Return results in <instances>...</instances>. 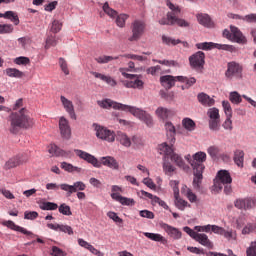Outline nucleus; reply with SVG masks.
<instances>
[{
	"mask_svg": "<svg viewBox=\"0 0 256 256\" xmlns=\"http://www.w3.org/2000/svg\"><path fill=\"white\" fill-rule=\"evenodd\" d=\"M158 150L160 155H164L165 157H170L171 161H174L178 167H183L185 163L183 162V158L179 156L178 154H175L173 152V146L167 144V142H164L158 146Z\"/></svg>",
	"mask_w": 256,
	"mask_h": 256,
	"instance_id": "nucleus-9",
	"label": "nucleus"
},
{
	"mask_svg": "<svg viewBox=\"0 0 256 256\" xmlns=\"http://www.w3.org/2000/svg\"><path fill=\"white\" fill-rule=\"evenodd\" d=\"M229 99L231 103H234L235 105H239V103H242L243 99L239 95V92L234 91L230 93Z\"/></svg>",
	"mask_w": 256,
	"mask_h": 256,
	"instance_id": "nucleus-48",
	"label": "nucleus"
},
{
	"mask_svg": "<svg viewBox=\"0 0 256 256\" xmlns=\"http://www.w3.org/2000/svg\"><path fill=\"white\" fill-rule=\"evenodd\" d=\"M222 107L226 117H233V109L231 108V103H229V101H223Z\"/></svg>",
	"mask_w": 256,
	"mask_h": 256,
	"instance_id": "nucleus-50",
	"label": "nucleus"
},
{
	"mask_svg": "<svg viewBox=\"0 0 256 256\" xmlns=\"http://www.w3.org/2000/svg\"><path fill=\"white\" fill-rule=\"evenodd\" d=\"M190 67L196 71H201L205 67V53L198 51L189 57Z\"/></svg>",
	"mask_w": 256,
	"mask_h": 256,
	"instance_id": "nucleus-13",
	"label": "nucleus"
},
{
	"mask_svg": "<svg viewBox=\"0 0 256 256\" xmlns=\"http://www.w3.org/2000/svg\"><path fill=\"white\" fill-rule=\"evenodd\" d=\"M220 128H221V119L209 120V129H211V131H219Z\"/></svg>",
	"mask_w": 256,
	"mask_h": 256,
	"instance_id": "nucleus-53",
	"label": "nucleus"
},
{
	"mask_svg": "<svg viewBox=\"0 0 256 256\" xmlns=\"http://www.w3.org/2000/svg\"><path fill=\"white\" fill-rule=\"evenodd\" d=\"M46 189L48 191H62L66 192V196L71 197L72 193H77V191H85L87 189V185H85L82 181L74 182L73 185L69 184H60L57 183H48L46 184Z\"/></svg>",
	"mask_w": 256,
	"mask_h": 256,
	"instance_id": "nucleus-7",
	"label": "nucleus"
},
{
	"mask_svg": "<svg viewBox=\"0 0 256 256\" xmlns=\"http://www.w3.org/2000/svg\"><path fill=\"white\" fill-rule=\"evenodd\" d=\"M58 208L59 205L54 202H42L40 204V209H42V211H57Z\"/></svg>",
	"mask_w": 256,
	"mask_h": 256,
	"instance_id": "nucleus-40",
	"label": "nucleus"
},
{
	"mask_svg": "<svg viewBox=\"0 0 256 256\" xmlns=\"http://www.w3.org/2000/svg\"><path fill=\"white\" fill-rule=\"evenodd\" d=\"M194 241H197V243H200V245H203V247L213 249V242L209 240V236H207V234L198 233L196 238H194Z\"/></svg>",
	"mask_w": 256,
	"mask_h": 256,
	"instance_id": "nucleus-27",
	"label": "nucleus"
},
{
	"mask_svg": "<svg viewBox=\"0 0 256 256\" xmlns=\"http://www.w3.org/2000/svg\"><path fill=\"white\" fill-rule=\"evenodd\" d=\"M111 198L114 199V201H118L121 205H126L127 207H133V205H135V200L133 198L121 196L119 193H112Z\"/></svg>",
	"mask_w": 256,
	"mask_h": 256,
	"instance_id": "nucleus-23",
	"label": "nucleus"
},
{
	"mask_svg": "<svg viewBox=\"0 0 256 256\" xmlns=\"http://www.w3.org/2000/svg\"><path fill=\"white\" fill-rule=\"evenodd\" d=\"M61 27H63V24H61L59 20H54L51 26L52 33H59L61 31Z\"/></svg>",
	"mask_w": 256,
	"mask_h": 256,
	"instance_id": "nucleus-58",
	"label": "nucleus"
},
{
	"mask_svg": "<svg viewBox=\"0 0 256 256\" xmlns=\"http://www.w3.org/2000/svg\"><path fill=\"white\" fill-rule=\"evenodd\" d=\"M37 217H39V213H37L35 211H25L24 212V219L34 221V219H37Z\"/></svg>",
	"mask_w": 256,
	"mask_h": 256,
	"instance_id": "nucleus-59",
	"label": "nucleus"
},
{
	"mask_svg": "<svg viewBox=\"0 0 256 256\" xmlns=\"http://www.w3.org/2000/svg\"><path fill=\"white\" fill-rule=\"evenodd\" d=\"M57 45V39L55 36H48L46 39L45 49H49V47H55Z\"/></svg>",
	"mask_w": 256,
	"mask_h": 256,
	"instance_id": "nucleus-60",
	"label": "nucleus"
},
{
	"mask_svg": "<svg viewBox=\"0 0 256 256\" xmlns=\"http://www.w3.org/2000/svg\"><path fill=\"white\" fill-rule=\"evenodd\" d=\"M231 183H233V179L231 178L229 171L220 170L214 179V191L219 193V191H222L224 187V192L226 195H229V193H231Z\"/></svg>",
	"mask_w": 256,
	"mask_h": 256,
	"instance_id": "nucleus-6",
	"label": "nucleus"
},
{
	"mask_svg": "<svg viewBox=\"0 0 256 256\" xmlns=\"http://www.w3.org/2000/svg\"><path fill=\"white\" fill-rule=\"evenodd\" d=\"M211 224L205 225V226H195L194 230L198 233H209L211 231Z\"/></svg>",
	"mask_w": 256,
	"mask_h": 256,
	"instance_id": "nucleus-61",
	"label": "nucleus"
},
{
	"mask_svg": "<svg viewBox=\"0 0 256 256\" xmlns=\"http://www.w3.org/2000/svg\"><path fill=\"white\" fill-rule=\"evenodd\" d=\"M74 153H76L77 157H79L80 159H83L87 163H90V165H93V167H96V169H100L101 165H104V167H109V169L119 171V162L117 161V159H115V157H101L99 162V160L95 156L83 150L75 149Z\"/></svg>",
	"mask_w": 256,
	"mask_h": 256,
	"instance_id": "nucleus-3",
	"label": "nucleus"
},
{
	"mask_svg": "<svg viewBox=\"0 0 256 256\" xmlns=\"http://www.w3.org/2000/svg\"><path fill=\"white\" fill-rule=\"evenodd\" d=\"M120 57H125L126 59H133L134 61H147V57L135 55V54H124Z\"/></svg>",
	"mask_w": 256,
	"mask_h": 256,
	"instance_id": "nucleus-54",
	"label": "nucleus"
},
{
	"mask_svg": "<svg viewBox=\"0 0 256 256\" xmlns=\"http://www.w3.org/2000/svg\"><path fill=\"white\" fill-rule=\"evenodd\" d=\"M9 132L12 135H17L21 129H29L33 127V119L29 116V110L22 108L18 112H12L9 116Z\"/></svg>",
	"mask_w": 256,
	"mask_h": 256,
	"instance_id": "nucleus-2",
	"label": "nucleus"
},
{
	"mask_svg": "<svg viewBox=\"0 0 256 256\" xmlns=\"http://www.w3.org/2000/svg\"><path fill=\"white\" fill-rule=\"evenodd\" d=\"M233 19H241L246 21V23H256V14H248L246 16L233 15Z\"/></svg>",
	"mask_w": 256,
	"mask_h": 256,
	"instance_id": "nucleus-42",
	"label": "nucleus"
},
{
	"mask_svg": "<svg viewBox=\"0 0 256 256\" xmlns=\"http://www.w3.org/2000/svg\"><path fill=\"white\" fill-rule=\"evenodd\" d=\"M60 101L66 111L68 113L70 119H73L74 121L77 120V114H75V106L73 105V102L69 99H67L65 96H60Z\"/></svg>",
	"mask_w": 256,
	"mask_h": 256,
	"instance_id": "nucleus-18",
	"label": "nucleus"
},
{
	"mask_svg": "<svg viewBox=\"0 0 256 256\" xmlns=\"http://www.w3.org/2000/svg\"><path fill=\"white\" fill-rule=\"evenodd\" d=\"M47 227L48 229H52V231H61L62 233L73 235V228L69 225L48 223Z\"/></svg>",
	"mask_w": 256,
	"mask_h": 256,
	"instance_id": "nucleus-25",
	"label": "nucleus"
},
{
	"mask_svg": "<svg viewBox=\"0 0 256 256\" xmlns=\"http://www.w3.org/2000/svg\"><path fill=\"white\" fill-rule=\"evenodd\" d=\"M161 229H163L165 231V233H167V235H169V237H171L172 239L175 240H179L182 237V233L180 232V230L178 228H175L167 223H161L160 224Z\"/></svg>",
	"mask_w": 256,
	"mask_h": 256,
	"instance_id": "nucleus-21",
	"label": "nucleus"
},
{
	"mask_svg": "<svg viewBox=\"0 0 256 256\" xmlns=\"http://www.w3.org/2000/svg\"><path fill=\"white\" fill-rule=\"evenodd\" d=\"M97 105H99V107H101L102 109L112 108L118 109L120 111H127L128 113H131V115H133L134 117H137V119H140V121H143V123H145L147 127H153V117L150 116L149 113L135 106L121 104L111 99L98 100Z\"/></svg>",
	"mask_w": 256,
	"mask_h": 256,
	"instance_id": "nucleus-1",
	"label": "nucleus"
},
{
	"mask_svg": "<svg viewBox=\"0 0 256 256\" xmlns=\"http://www.w3.org/2000/svg\"><path fill=\"white\" fill-rule=\"evenodd\" d=\"M155 113L162 121H167L168 117H172L173 115V111L165 107H158Z\"/></svg>",
	"mask_w": 256,
	"mask_h": 256,
	"instance_id": "nucleus-29",
	"label": "nucleus"
},
{
	"mask_svg": "<svg viewBox=\"0 0 256 256\" xmlns=\"http://www.w3.org/2000/svg\"><path fill=\"white\" fill-rule=\"evenodd\" d=\"M117 59H121V55L116 57L102 55L94 58V60L100 65H105V63H110V61H115Z\"/></svg>",
	"mask_w": 256,
	"mask_h": 256,
	"instance_id": "nucleus-38",
	"label": "nucleus"
},
{
	"mask_svg": "<svg viewBox=\"0 0 256 256\" xmlns=\"http://www.w3.org/2000/svg\"><path fill=\"white\" fill-rule=\"evenodd\" d=\"M167 6L169 9H171V12H168L167 18H162L159 20L160 25H178V27H189V22L179 19L181 9H179L178 6H175L171 2H167Z\"/></svg>",
	"mask_w": 256,
	"mask_h": 256,
	"instance_id": "nucleus-5",
	"label": "nucleus"
},
{
	"mask_svg": "<svg viewBox=\"0 0 256 256\" xmlns=\"http://www.w3.org/2000/svg\"><path fill=\"white\" fill-rule=\"evenodd\" d=\"M164 129L166 131V137L169 143L168 145H171V147H173L176 141L175 135H177V128H175V125H173V122L166 121L164 123Z\"/></svg>",
	"mask_w": 256,
	"mask_h": 256,
	"instance_id": "nucleus-16",
	"label": "nucleus"
},
{
	"mask_svg": "<svg viewBox=\"0 0 256 256\" xmlns=\"http://www.w3.org/2000/svg\"><path fill=\"white\" fill-rule=\"evenodd\" d=\"M177 76L172 75H165L160 77V83L162 87H165L166 89H171L172 87H175V83H177Z\"/></svg>",
	"mask_w": 256,
	"mask_h": 256,
	"instance_id": "nucleus-24",
	"label": "nucleus"
},
{
	"mask_svg": "<svg viewBox=\"0 0 256 256\" xmlns=\"http://www.w3.org/2000/svg\"><path fill=\"white\" fill-rule=\"evenodd\" d=\"M59 213L62 215H66L67 217L73 215V212H71V207L65 203L61 204L58 208Z\"/></svg>",
	"mask_w": 256,
	"mask_h": 256,
	"instance_id": "nucleus-45",
	"label": "nucleus"
},
{
	"mask_svg": "<svg viewBox=\"0 0 256 256\" xmlns=\"http://www.w3.org/2000/svg\"><path fill=\"white\" fill-rule=\"evenodd\" d=\"M14 28L11 24H0V35H7L13 33Z\"/></svg>",
	"mask_w": 256,
	"mask_h": 256,
	"instance_id": "nucleus-44",
	"label": "nucleus"
},
{
	"mask_svg": "<svg viewBox=\"0 0 256 256\" xmlns=\"http://www.w3.org/2000/svg\"><path fill=\"white\" fill-rule=\"evenodd\" d=\"M242 69L241 66L235 62L228 63V68L225 72L227 79H232L234 75L237 73H241Z\"/></svg>",
	"mask_w": 256,
	"mask_h": 256,
	"instance_id": "nucleus-26",
	"label": "nucleus"
},
{
	"mask_svg": "<svg viewBox=\"0 0 256 256\" xmlns=\"http://www.w3.org/2000/svg\"><path fill=\"white\" fill-rule=\"evenodd\" d=\"M102 9H103L104 13H106V15H108V17H110L111 19L116 18V25L118 27H121V28L125 27V21H127L129 19V15H127V14L119 15L116 10L109 7V2L104 3Z\"/></svg>",
	"mask_w": 256,
	"mask_h": 256,
	"instance_id": "nucleus-10",
	"label": "nucleus"
},
{
	"mask_svg": "<svg viewBox=\"0 0 256 256\" xmlns=\"http://www.w3.org/2000/svg\"><path fill=\"white\" fill-rule=\"evenodd\" d=\"M119 71L122 73L123 77L130 79L123 82L124 87L127 89H143V85H145V83L142 82L141 75L129 74L125 72V68H120Z\"/></svg>",
	"mask_w": 256,
	"mask_h": 256,
	"instance_id": "nucleus-8",
	"label": "nucleus"
},
{
	"mask_svg": "<svg viewBox=\"0 0 256 256\" xmlns=\"http://www.w3.org/2000/svg\"><path fill=\"white\" fill-rule=\"evenodd\" d=\"M177 81L185 83V89H189V87H193V85L197 83L195 77L188 78L185 76H177Z\"/></svg>",
	"mask_w": 256,
	"mask_h": 256,
	"instance_id": "nucleus-35",
	"label": "nucleus"
},
{
	"mask_svg": "<svg viewBox=\"0 0 256 256\" xmlns=\"http://www.w3.org/2000/svg\"><path fill=\"white\" fill-rule=\"evenodd\" d=\"M186 197L190 201V203H197V195L191 191V189H187Z\"/></svg>",
	"mask_w": 256,
	"mask_h": 256,
	"instance_id": "nucleus-63",
	"label": "nucleus"
},
{
	"mask_svg": "<svg viewBox=\"0 0 256 256\" xmlns=\"http://www.w3.org/2000/svg\"><path fill=\"white\" fill-rule=\"evenodd\" d=\"M182 127H184V129H186V131H195V121H193V119L191 118H184L182 120Z\"/></svg>",
	"mask_w": 256,
	"mask_h": 256,
	"instance_id": "nucleus-41",
	"label": "nucleus"
},
{
	"mask_svg": "<svg viewBox=\"0 0 256 256\" xmlns=\"http://www.w3.org/2000/svg\"><path fill=\"white\" fill-rule=\"evenodd\" d=\"M154 63H159L160 65H165L166 67H178L179 63L175 60H155L153 59Z\"/></svg>",
	"mask_w": 256,
	"mask_h": 256,
	"instance_id": "nucleus-46",
	"label": "nucleus"
},
{
	"mask_svg": "<svg viewBox=\"0 0 256 256\" xmlns=\"http://www.w3.org/2000/svg\"><path fill=\"white\" fill-rule=\"evenodd\" d=\"M197 19L199 24L203 25V27H208V29L215 27V23L211 21V18L207 14H200L197 16Z\"/></svg>",
	"mask_w": 256,
	"mask_h": 256,
	"instance_id": "nucleus-30",
	"label": "nucleus"
},
{
	"mask_svg": "<svg viewBox=\"0 0 256 256\" xmlns=\"http://www.w3.org/2000/svg\"><path fill=\"white\" fill-rule=\"evenodd\" d=\"M51 251L52 256H67V252L63 251L61 248L57 246H52Z\"/></svg>",
	"mask_w": 256,
	"mask_h": 256,
	"instance_id": "nucleus-56",
	"label": "nucleus"
},
{
	"mask_svg": "<svg viewBox=\"0 0 256 256\" xmlns=\"http://www.w3.org/2000/svg\"><path fill=\"white\" fill-rule=\"evenodd\" d=\"M59 66L61 71L64 72V75H69V66L67 64V60L65 58H59Z\"/></svg>",
	"mask_w": 256,
	"mask_h": 256,
	"instance_id": "nucleus-52",
	"label": "nucleus"
},
{
	"mask_svg": "<svg viewBox=\"0 0 256 256\" xmlns=\"http://www.w3.org/2000/svg\"><path fill=\"white\" fill-rule=\"evenodd\" d=\"M14 63L16 65H29L31 63V59H29V57L20 56L14 59Z\"/></svg>",
	"mask_w": 256,
	"mask_h": 256,
	"instance_id": "nucleus-51",
	"label": "nucleus"
},
{
	"mask_svg": "<svg viewBox=\"0 0 256 256\" xmlns=\"http://www.w3.org/2000/svg\"><path fill=\"white\" fill-rule=\"evenodd\" d=\"M208 117L210 120H219L221 116L219 115V109L217 108H210L207 112Z\"/></svg>",
	"mask_w": 256,
	"mask_h": 256,
	"instance_id": "nucleus-49",
	"label": "nucleus"
},
{
	"mask_svg": "<svg viewBox=\"0 0 256 256\" xmlns=\"http://www.w3.org/2000/svg\"><path fill=\"white\" fill-rule=\"evenodd\" d=\"M162 41L166 45H179V43H181V40H175V39H173L171 37H167V36H162Z\"/></svg>",
	"mask_w": 256,
	"mask_h": 256,
	"instance_id": "nucleus-57",
	"label": "nucleus"
},
{
	"mask_svg": "<svg viewBox=\"0 0 256 256\" xmlns=\"http://www.w3.org/2000/svg\"><path fill=\"white\" fill-rule=\"evenodd\" d=\"M144 235L151 241H156L158 243H162L163 245H167V239H165V237H163L161 234L145 232Z\"/></svg>",
	"mask_w": 256,
	"mask_h": 256,
	"instance_id": "nucleus-32",
	"label": "nucleus"
},
{
	"mask_svg": "<svg viewBox=\"0 0 256 256\" xmlns=\"http://www.w3.org/2000/svg\"><path fill=\"white\" fill-rule=\"evenodd\" d=\"M145 27V22L141 20H135L131 25L132 36L129 38V41H139V39H141L145 33Z\"/></svg>",
	"mask_w": 256,
	"mask_h": 256,
	"instance_id": "nucleus-14",
	"label": "nucleus"
},
{
	"mask_svg": "<svg viewBox=\"0 0 256 256\" xmlns=\"http://www.w3.org/2000/svg\"><path fill=\"white\" fill-rule=\"evenodd\" d=\"M245 161V152L243 150H237L234 153V163L237 167H243V163Z\"/></svg>",
	"mask_w": 256,
	"mask_h": 256,
	"instance_id": "nucleus-36",
	"label": "nucleus"
},
{
	"mask_svg": "<svg viewBox=\"0 0 256 256\" xmlns=\"http://www.w3.org/2000/svg\"><path fill=\"white\" fill-rule=\"evenodd\" d=\"M230 31L232 33L231 41H234V43H239L240 45L247 44V38L245 35H243V32L239 30V28L235 26H230Z\"/></svg>",
	"mask_w": 256,
	"mask_h": 256,
	"instance_id": "nucleus-20",
	"label": "nucleus"
},
{
	"mask_svg": "<svg viewBox=\"0 0 256 256\" xmlns=\"http://www.w3.org/2000/svg\"><path fill=\"white\" fill-rule=\"evenodd\" d=\"M175 199V206L177 207V209H179V211H185L186 207H191V204H189V202L179 198V196Z\"/></svg>",
	"mask_w": 256,
	"mask_h": 256,
	"instance_id": "nucleus-43",
	"label": "nucleus"
},
{
	"mask_svg": "<svg viewBox=\"0 0 256 256\" xmlns=\"http://www.w3.org/2000/svg\"><path fill=\"white\" fill-rule=\"evenodd\" d=\"M163 170L166 173V175H173V173L175 171V167H173V165H171V163H169V162H164Z\"/></svg>",
	"mask_w": 256,
	"mask_h": 256,
	"instance_id": "nucleus-55",
	"label": "nucleus"
},
{
	"mask_svg": "<svg viewBox=\"0 0 256 256\" xmlns=\"http://www.w3.org/2000/svg\"><path fill=\"white\" fill-rule=\"evenodd\" d=\"M27 161H29L27 154H18L5 163V169H14V167H19V165H23V163H27Z\"/></svg>",
	"mask_w": 256,
	"mask_h": 256,
	"instance_id": "nucleus-15",
	"label": "nucleus"
},
{
	"mask_svg": "<svg viewBox=\"0 0 256 256\" xmlns=\"http://www.w3.org/2000/svg\"><path fill=\"white\" fill-rule=\"evenodd\" d=\"M197 99L204 107H213L215 105V99L203 92L198 94Z\"/></svg>",
	"mask_w": 256,
	"mask_h": 256,
	"instance_id": "nucleus-28",
	"label": "nucleus"
},
{
	"mask_svg": "<svg viewBox=\"0 0 256 256\" xmlns=\"http://www.w3.org/2000/svg\"><path fill=\"white\" fill-rule=\"evenodd\" d=\"M1 224L3 225V227H8V229H12V231H18L19 233H23V235H27L28 237H33V232H30L21 226H17L15 222L11 220L3 221Z\"/></svg>",
	"mask_w": 256,
	"mask_h": 256,
	"instance_id": "nucleus-22",
	"label": "nucleus"
},
{
	"mask_svg": "<svg viewBox=\"0 0 256 256\" xmlns=\"http://www.w3.org/2000/svg\"><path fill=\"white\" fill-rule=\"evenodd\" d=\"M1 19H9L14 25H19V16L14 11H6L5 13H0Z\"/></svg>",
	"mask_w": 256,
	"mask_h": 256,
	"instance_id": "nucleus-31",
	"label": "nucleus"
},
{
	"mask_svg": "<svg viewBox=\"0 0 256 256\" xmlns=\"http://www.w3.org/2000/svg\"><path fill=\"white\" fill-rule=\"evenodd\" d=\"M59 130L64 139L71 138V126H69V120L65 117H60Z\"/></svg>",
	"mask_w": 256,
	"mask_h": 256,
	"instance_id": "nucleus-19",
	"label": "nucleus"
},
{
	"mask_svg": "<svg viewBox=\"0 0 256 256\" xmlns=\"http://www.w3.org/2000/svg\"><path fill=\"white\" fill-rule=\"evenodd\" d=\"M223 237H225V239H228V241H237V232L234 230H225L224 229V233H222Z\"/></svg>",
	"mask_w": 256,
	"mask_h": 256,
	"instance_id": "nucleus-47",
	"label": "nucleus"
},
{
	"mask_svg": "<svg viewBox=\"0 0 256 256\" xmlns=\"http://www.w3.org/2000/svg\"><path fill=\"white\" fill-rule=\"evenodd\" d=\"M5 73L7 77H14L15 79H22V77H25V73L17 68H7Z\"/></svg>",
	"mask_w": 256,
	"mask_h": 256,
	"instance_id": "nucleus-33",
	"label": "nucleus"
},
{
	"mask_svg": "<svg viewBox=\"0 0 256 256\" xmlns=\"http://www.w3.org/2000/svg\"><path fill=\"white\" fill-rule=\"evenodd\" d=\"M208 155H210V157H212V159H215L219 155V147L210 146L208 148Z\"/></svg>",
	"mask_w": 256,
	"mask_h": 256,
	"instance_id": "nucleus-62",
	"label": "nucleus"
},
{
	"mask_svg": "<svg viewBox=\"0 0 256 256\" xmlns=\"http://www.w3.org/2000/svg\"><path fill=\"white\" fill-rule=\"evenodd\" d=\"M48 152L50 153V155H56V157H65V151L59 149V147H57V145L55 144H50L48 146Z\"/></svg>",
	"mask_w": 256,
	"mask_h": 256,
	"instance_id": "nucleus-39",
	"label": "nucleus"
},
{
	"mask_svg": "<svg viewBox=\"0 0 256 256\" xmlns=\"http://www.w3.org/2000/svg\"><path fill=\"white\" fill-rule=\"evenodd\" d=\"M94 130L96 131V137L108 143L115 141V133L99 124H93Z\"/></svg>",
	"mask_w": 256,
	"mask_h": 256,
	"instance_id": "nucleus-12",
	"label": "nucleus"
},
{
	"mask_svg": "<svg viewBox=\"0 0 256 256\" xmlns=\"http://www.w3.org/2000/svg\"><path fill=\"white\" fill-rule=\"evenodd\" d=\"M60 167L64 171H67V173H81V171H82L81 168H79L77 166H73V164L67 163V162H62L60 164Z\"/></svg>",
	"mask_w": 256,
	"mask_h": 256,
	"instance_id": "nucleus-34",
	"label": "nucleus"
},
{
	"mask_svg": "<svg viewBox=\"0 0 256 256\" xmlns=\"http://www.w3.org/2000/svg\"><path fill=\"white\" fill-rule=\"evenodd\" d=\"M236 209H253L256 206V200L253 198H239L234 202Z\"/></svg>",
	"mask_w": 256,
	"mask_h": 256,
	"instance_id": "nucleus-17",
	"label": "nucleus"
},
{
	"mask_svg": "<svg viewBox=\"0 0 256 256\" xmlns=\"http://www.w3.org/2000/svg\"><path fill=\"white\" fill-rule=\"evenodd\" d=\"M197 49H202L203 51H211V49H219L222 51H230L233 53L235 51V46L229 44H218L213 42H202L196 44Z\"/></svg>",
	"mask_w": 256,
	"mask_h": 256,
	"instance_id": "nucleus-11",
	"label": "nucleus"
},
{
	"mask_svg": "<svg viewBox=\"0 0 256 256\" xmlns=\"http://www.w3.org/2000/svg\"><path fill=\"white\" fill-rule=\"evenodd\" d=\"M116 139L124 147H131V139L125 133L118 132Z\"/></svg>",
	"mask_w": 256,
	"mask_h": 256,
	"instance_id": "nucleus-37",
	"label": "nucleus"
},
{
	"mask_svg": "<svg viewBox=\"0 0 256 256\" xmlns=\"http://www.w3.org/2000/svg\"><path fill=\"white\" fill-rule=\"evenodd\" d=\"M207 161V154L205 152H197L193 155V160H190V165L194 171L193 186L194 189H199L201 181H203V171L205 170V163Z\"/></svg>",
	"mask_w": 256,
	"mask_h": 256,
	"instance_id": "nucleus-4",
	"label": "nucleus"
},
{
	"mask_svg": "<svg viewBox=\"0 0 256 256\" xmlns=\"http://www.w3.org/2000/svg\"><path fill=\"white\" fill-rule=\"evenodd\" d=\"M247 256H256V242H252L250 247L246 250Z\"/></svg>",
	"mask_w": 256,
	"mask_h": 256,
	"instance_id": "nucleus-64",
	"label": "nucleus"
}]
</instances>
